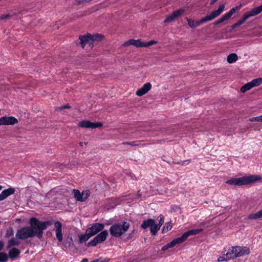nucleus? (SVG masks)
<instances>
[{
  "mask_svg": "<svg viewBox=\"0 0 262 262\" xmlns=\"http://www.w3.org/2000/svg\"><path fill=\"white\" fill-rule=\"evenodd\" d=\"M30 226L23 227L17 230L16 237L20 239H26L36 236L41 238L43 236V230L52 224V222L48 221L41 222L35 217L30 220Z\"/></svg>",
  "mask_w": 262,
  "mask_h": 262,
  "instance_id": "obj_1",
  "label": "nucleus"
},
{
  "mask_svg": "<svg viewBox=\"0 0 262 262\" xmlns=\"http://www.w3.org/2000/svg\"><path fill=\"white\" fill-rule=\"evenodd\" d=\"M225 4L220 5L217 10L212 11L210 14L202 18L199 21H194L191 19L187 18L188 25L191 28H194L199 26L202 24L212 20L219 16L223 12L225 9Z\"/></svg>",
  "mask_w": 262,
  "mask_h": 262,
  "instance_id": "obj_2",
  "label": "nucleus"
},
{
  "mask_svg": "<svg viewBox=\"0 0 262 262\" xmlns=\"http://www.w3.org/2000/svg\"><path fill=\"white\" fill-rule=\"evenodd\" d=\"M261 179L259 176L252 174L240 178H233L225 182L226 184L234 186H242L249 185Z\"/></svg>",
  "mask_w": 262,
  "mask_h": 262,
  "instance_id": "obj_3",
  "label": "nucleus"
},
{
  "mask_svg": "<svg viewBox=\"0 0 262 262\" xmlns=\"http://www.w3.org/2000/svg\"><path fill=\"white\" fill-rule=\"evenodd\" d=\"M129 227V223L125 221L115 223L110 227V232L113 237H120L128 230Z\"/></svg>",
  "mask_w": 262,
  "mask_h": 262,
  "instance_id": "obj_4",
  "label": "nucleus"
},
{
  "mask_svg": "<svg viewBox=\"0 0 262 262\" xmlns=\"http://www.w3.org/2000/svg\"><path fill=\"white\" fill-rule=\"evenodd\" d=\"M141 227L143 229H146L149 227L150 231L152 235H156L160 229L157 224H156V221L152 219L144 220L141 225Z\"/></svg>",
  "mask_w": 262,
  "mask_h": 262,
  "instance_id": "obj_5",
  "label": "nucleus"
},
{
  "mask_svg": "<svg viewBox=\"0 0 262 262\" xmlns=\"http://www.w3.org/2000/svg\"><path fill=\"white\" fill-rule=\"evenodd\" d=\"M261 11L262 4L257 7L252 9L250 11L246 13L243 15L242 18L237 22V25L241 26L249 17L256 16L257 14H259Z\"/></svg>",
  "mask_w": 262,
  "mask_h": 262,
  "instance_id": "obj_6",
  "label": "nucleus"
},
{
  "mask_svg": "<svg viewBox=\"0 0 262 262\" xmlns=\"http://www.w3.org/2000/svg\"><path fill=\"white\" fill-rule=\"evenodd\" d=\"M102 37L103 36L101 35L97 34L91 35V34L90 33H88L86 35H80L79 37V41L77 43V45L80 44L81 45L82 48H84L88 41H90L91 40H100Z\"/></svg>",
  "mask_w": 262,
  "mask_h": 262,
  "instance_id": "obj_7",
  "label": "nucleus"
},
{
  "mask_svg": "<svg viewBox=\"0 0 262 262\" xmlns=\"http://www.w3.org/2000/svg\"><path fill=\"white\" fill-rule=\"evenodd\" d=\"M108 232L107 230L101 231L96 237H95L89 243V246H96L97 244L102 243L104 241L107 236Z\"/></svg>",
  "mask_w": 262,
  "mask_h": 262,
  "instance_id": "obj_8",
  "label": "nucleus"
},
{
  "mask_svg": "<svg viewBox=\"0 0 262 262\" xmlns=\"http://www.w3.org/2000/svg\"><path fill=\"white\" fill-rule=\"evenodd\" d=\"M72 191L74 198L79 202L85 201L90 196L91 194L89 190L82 191V192H81L79 190L75 189H73Z\"/></svg>",
  "mask_w": 262,
  "mask_h": 262,
  "instance_id": "obj_9",
  "label": "nucleus"
},
{
  "mask_svg": "<svg viewBox=\"0 0 262 262\" xmlns=\"http://www.w3.org/2000/svg\"><path fill=\"white\" fill-rule=\"evenodd\" d=\"M78 126L85 128H96L102 126V123L100 122H92L89 120H85L79 122Z\"/></svg>",
  "mask_w": 262,
  "mask_h": 262,
  "instance_id": "obj_10",
  "label": "nucleus"
},
{
  "mask_svg": "<svg viewBox=\"0 0 262 262\" xmlns=\"http://www.w3.org/2000/svg\"><path fill=\"white\" fill-rule=\"evenodd\" d=\"M104 227V225L102 224L94 223L92 224L91 227L88 228L86 229V231L88 234H90L92 237L98 233L99 232L101 231L103 229Z\"/></svg>",
  "mask_w": 262,
  "mask_h": 262,
  "instance_id": "obj_11",
  "label": "nucleus"
},
{
  "mask_svg": "<svg viewBox=\"0 0 262 262\" xmlns=\"http://www.w3.org/2000/svg\"><path fill=\"white\" fill-rule=\"evenodd\" d=\"M242 6V4H239L238 6L232 8L227 13L222 16L217 20L218 24H219L229 19L234 13L241 9Z\"/></svg>",
  "mask_w": 262,
  "mask_h": 262,
  "instance_id": "obj_12",
  "label": "nucleus"
},
{
  "mask_svg": "<svg viewBox=\"0 0 262 262\" xmlns=\"http://www.w3.org/2000/svg\"><path fill=\"white\" fill-rule=\"evenodd\" d=\"M17 123V119L13 116H3L0 118V126L14 125Z\"/></svg>",
  "mask_w": 262,
  "mask_h": 262,
  "instance_id": "obj_13",
  "label": "nucleus"
},
{
  "mask_svg": "<svg viewBox=\"0 0 262 262\" xmlns=\"http://www.w3.org/2000/svg\"><path fill=\"white\" fill-rule=\"evenodd\" d=\"M202 231H203L202 229H195L190 230L185 232L184 234H182V235L181 236L178 237V238L180 243H182L185 242L190 235H193L198 234Z\"/></svg>",
  "mask_w": 262,
  "mask_h": 262,
  "instance_id": "obj_14",
  "label": "nucleus"
},
{
  "mask_svg": "<svg viewBox=\"0 0 262 262\" xmlns=\"http://www.w3.org/2000/svg\"><path fill=\"white\" fill-rule=\"evenodd\" d=\"M54 227L56 238L59 242H61L63 240L61 223L59 221H56L54 223Z\"/></svg>",
  "mask_w": 262,
  "mask_h": 262,
  "instance_id": "obj_15",
  "label": "nucleus"
},
{
  "mask_svg": "<svg viewBox=\"0 0 262 262\" xmlns=\"http://www.w3.org/2000/svg\"><path fill=\"white\" fill-rule=\"evenodd\" d=\"M151 88V84L150 82L145 83L142 88L139 89L136 93L138 96H142L146 94Z\"/></svg>",
  "mask_w": 262,
  "mask_h": 262,
  "instance_id": "obj_16",
  "label": "nucleus"
},
{
  "mask_svg": "<svg viewBox=\"0 0 262 262\" xmlns=\"http://www.w3.org/2000/svg\"><path fill=\"white\" fill-rule=\"evenodd\" d=\"M133 45L137 48L145 47V42H142L141 39L135 40L134 39H129L124 43V46H128Z\"/></svg>",
  "mask_w": 262,
  "mask_h": 262,
  "instance_id": "obj_17",
  "label": "nucleus"
},
{
  "mask_svg": "<svg viewBox=\"0 0 262 262\" xmlns=\"http://www.w3.org/2000/svg\"><path fill=\"white\" fill-rule=\"evenodd\" d=\"M14 192L15 189L13 187H10L3 190L0 193V201L5 200L9 196L14 194Z\"/></svg>",
  "mask_w": 262,
  "mask_h": 262,
  "instance_id": "obj_18",
  "label": "nucleus"
},
{
  "mask_svg": "<svg viewBox=\"0 0 262 262\" xmlns=\"http://www.w3.org/2000/svg\"><path fill=\"white\" fill-rule=\"evenodd\" d=\"M240 246L232 247L231 249L228 251V253L230 254L232 259L235 258L239 256V249Z\"/></svg>",
  "mask_w": 262,
  "mask_h": 262,
  "instance_id": "obj_19",
  "label": "nucleus"
},
{
  "mask_svg": "<svg viewBox=\"0 0 262 262\" xmlns=\"http://www.w3.org/2000/svg\"><path fill=\"white\" fill-rule=\"evenodd\" d=\"M20 253V251L19 249L16 248H12L9 251L8 254L10 258L12 260H14L19 256Z\"/></svg>",
  "mask_w": 262,
  "mask_h": 262,
  "instance_id": "obj_20",
  "label": "nucleus"
},
{
  "mask_svg": "<svg viewBox=\"0 0 262 262\" xmlns=\"http://www.w3.org/2000/svg\"><path fill=\"white\" fill-rule=\"evenodd\" d=\"M180 244V242L178 239V238H176L173 239L172 241H171L170 243H168L167 244L163 246L161 250L163 251H166L168 250L169 248H172L174 247L176 245Z\"/></svg>",
  "mask_w": 262,
  "mask_h": 262,
  "instance_id": "obj_21",
  "label": "nucleus"
},
{
  "mask_svg": "<svg viewBox=\"0 0 262 262\" xmlns=\"http://www.w3.org/2000/svg\"><path fill=\"white\" fill-rule=\"evenodd\" d=\"M19 238H17L16 236L15 237H12L11 239H9L8 241L7 249H9L13 246H17L20 244V241H19Z\"/></svg>",
  "mask_w": 262,
  "mask_h": 262,
  "instance_id": "obj_22",
  "label": "nucleus"
},
{
  "mask_svg": "<svg viewBox=\"0 0 262 262\" xmlns=\"http://www.w3.org/2000/svg\"><path fill=\"white\" fill-rule=\"evenodd\" d=\"M260 218H262V210L255 213L250 214L248 216V219L249 220H256Z\"/></svg>",
  "mask_w": 262,
  "mask_h": 262,
  "instance_id": "obj_23",
  "label": "nucleus"
},
{
  "mask_svg": "<svg viewBox=\"0 0 262 262\" xmlns=\"http://www.w3.org/2000/svg\"><path fill=\"white\" fill-rule=\"evenodd\" d=\"M238 59L237 55L235 53H232L227 56V60L229 63L235 62Z\"/></svg>",
  "mask_w": 262,
  "mask_h": 262,
  "instance_id": "obj_24",
  "label": "nucleus"
},
{
  "mask_svg": "<svg viewBox=\"0 0 262 262\" xmlns=\"http://www.w3.org/2000/svg\"><path fill=\"white\" fill-rule=\"evenodd\" d=\"M239 256L248 255L250 253V250L246 247L240 246Z\"/></svg>",
  "mask_w": 262,
  "mask_h": 262,
  "instance_id": "obj_25",
  "label": "nucleus"
},
{
  "mask_svg": "<svg viewBox=\"0 0 262 262\" xmlns=\"http://www.w3.org/2000/svg\"><path fill=\"white\" fill-rule=\"evenodd\" d=\"M231 259L232 257L230 256V254L227 252L226 254H224L222 256H220L217 259V261L219 262H222L224 261H228Z\"/></svg>",
  "mask_w": 262,
  "mask_h": 262,
  "instance_id": "obj_26",
  "label": "nucleus"
},
{
  "mask_svg": "<svg viewBox=\"0 0 262 262\" xmlns=\"http://www.w3.org/2000/svg\"><path fill=\"white\" fill-rule=\"evenodd\" d=\"M252 88H253V86L251 84V82H249L246 83L243 86H242V88H241V92L242 93H245L247 91L250 90Z\"/></svg>",
  "mask_w": 262,
  "mask_h": 262,
  "instance_id": "obj_27",
  "label": "nucleus"
},
{
  "mask_svg": "<svg viewBox=\"0 0 262 262\" xmlns=\"http://www.w3.org/2000/svg\"><path fill=\"white\" fill-rule=\"evenodd\" d=\"M253 88L258 86L262 84V78H257L250 81Z\"/></svg>",
  "mask_w": 262,
  "mask_h": 262,
  "instance_id": "obj_28",
  "label": "nucleus"
},
{
  "mask_svg": "<svg viewBox=\"0 0 262 262\" xmlns=\"http://www.w3.org/2000/svg\"><path fill=\"white\" fill-rule=\"evenodd\" d=\"M90 237H91V236H90V234H88L87 231L86 230L85 234H82L79 236V242L80 243L86 242Z\"/></svg>",
  "mask_w": 262,
  "mask_h": 262,
  "instance_id": "obj_29",
  "label": "nucleus"
},
{
  "mask_svg": "<svg viewBox=\"0 0 262 262\" xmlns=\"http://www.w3.org/2000/svg\"><path fill=\"white\" fill-rule=\"evenodd\" d=\"M184 12V9H180L177 11L173 12L171 14L173 15V16L176 19L179 16H181Z\"/></svg>",
  "mask_w": 262,
  "mask_h": 262,
  "instance_id": "obj_30",
  "label": "nucleus"
},
{
  "mask_svg": "<svg viewBox=\"0 0 262 262\" xmlns=\"http://www.w3.org/2000/svg\"><path fill=\"white\" fill-rule=\"evenodd\" d=\"M172 228V225L170 223H166L165 225L163 227L162 232H166L170 230Z\"/></svg>",
  "mask_w": 262,
  "mask_h": 262,
  "instance_id": "obj_31",
  "label": "nucleus"
},
{
  "mask_svg": "<svg viewBox=\"0 0 262 262\" xmlns=\"http://www.w3.org/2000/svg\"><path fill=\"white\" fill-rule=\"evenodd\" d=\"M8 256L5 252L0 253V262H6L8 260Z\"/></svg>",
  "mask_w": 262,
  "mask_h": 262,
  "instance_id": "obj_32",
  "label": "nucleus"
},
{
  "mask_svg": "<svg viewBox=\"0 0 262 262\" xmlns=\"http://www.w3.org/2000/svg\"><path fill=\"white\" fill-rule=\"evenodd\" d=\"M14 234V231L12 227H10L8 229H7L6 234H5V237L9 238Z\"/></svg>",
  "mask_w": 262,
  "mask_h": 262,
  "instance_id": "obj_33",
  "label": "nucleus"
},
{
  "mask_svg": "<svg viewBox=\"0 0 262 262\" xmlns=\"http://www.w3.org/2000/svg\"><path fill=\"white\" fill-rule=\"evenodd\" d=\"M174 19H175V18L173 16V15L172 14H171L166 17V18L164 20V23H171V22L173 21Z\"/></svg>",
  "mask_w": 262,
  "mask_h": 262,
  "instance_id": "obj_34",
  "label": "nucleus"
},
{
  "mask_svg": "<svg viewBox=\"0 0 262 262\" xmlns=\"http://www.w3.org/2000/svg\"><path fill=\"white\" fill-rule=\"evenodd\" d=\"M122 144L124 145H129L132 146H138L140 145L138 141H133V142H124L122 143Z\"/></svg>",
  "mask_w": 262,
  "mask_h": 262,
  "instance_id": "obj_35",
  "label": "nucleus"
},
{
  "mask_svg": "<svg viewBox=\"0 0 262 262\" xmlns=\"http://www.w3.org/2000/svg\"><path fill=\"white\" fill-rule=\"evenodd\" d=\"M249 121L251 122H262V115L259 116L251 118L249 119Z\"/></svg>",
  "mask_w": 262,
  "mask_h": 262,
  "instance_id": "obj_36",
  "label": "nucleus"
},
{
  "mask_svg": "<svg viewBox=\"0 0 262 262\" xmlns=\"http://www.w3.org/2000/svg\"><path fill=\"white\" fill-rule=\"evenodd\" d=\"M160 217V219L159 220V223L158 224H157V225H158V226L160 227V228H161V227L162 226V225L164 223V216L162 215H160L159 216Z\"/></svg>",
  "mask_w": 262,
  "mask_h": 262,
  "instance_id": "obj_37",
  "label": "nucleus"
},
{
  "mask_svg": "<svg viewBox=\"0 0 262 262\" xmlns=\"http://www.w3.org/2000/svg\"><path fill=\"white\" fill-rule=\"evenodd\" d=\"M157 41L154 40H151L148 42H145V47L150 46L152 45L157 43Z\"/></svg>",
  "mask_w": 262,
  "mask_h": 262,
  "instance_id": "obj_38",
  "label": "nucleus"
},
{
  "mask_svg": "<svg viewBox=\"0 0 262 262\" xmlns=\"http://www.w3.org/2000/svg\"><path fill=\"white\" fill-rule=\"evenodd\" d=\"M71 108V106L69 104H67L66 105H64L61 107H58V110H61L63 109H67V108Z\"/></svg>",
  "mask_w": 262,
  "mask_h": 262,
  "instance_id": "obj_39",
  "label": "nucleus"
},
{
  "mask_svg": "<svg viewBox=\"0 0 262 262\" xmlns=\"http://www.w3.org/2000/svg\"><path fill=\"white\" fill-rule=\"evenodd\" d=\"M73 243V239L72 237H68L66 244H68L69 246H70Z\"/></svg>",
  "mask_w": 262,
  "mask_h": 262,
  "instance_id": "obj_40",
  "label": "nucleus"
},
{
  "mask_svg": "<svg viewBox=\"0 0 262 262\" xmlns=\"http://www.w3.org/2000/svg\"><path fill=\"white\" fill-rule=\"evenodd\" d=\"M10 16H11V15L9 14H5V15H2L0 16V19L4 20V19H7V18L10 17Z\"/></svg>",
  "mask_w": 262,
  "mask_h": 262,
  "instance_id": "obj_41",
  "label": "nucleus"
},
{
  "mask_svg": "<svg viewBox=\"0 0 262 262\" xmlns=\"http://www.w3.org/2000/svg\"><path fill=\"white\" fill-rule=\"evenodd\" d=\"M91 1V0H77V3L78 4H80L83 3L89 2Z\"/></svg>",
  "mask_w": 262,
  "mask_h": 262,
  "instance_id": "obj_42",
  "label": "nucleus"
},
{
  "mask_svg": "<svg viewBox=\"0 0 262 262\" xmlns=\"http://www.w3.org/2000/svg\"><path fill=\"white\" fill-rule=\"evenodd\" d=\"M4 243L3 242L0 241V251L3 248Z\"/></svg>",
  "mask_w": 262,
  "mask_h": 262,
  "instance_id": "obj_43",
  "label": "nucleus"
},
{
  "mask_svg": "<svg viewBox=\"0 0 262 262\" xmlns=\"http://www.w3.org/2000/svg\"><path fill=\"white\" fill-rule=\"evenodd\" d=\"M238 26H239V25H237V23H235V24H234V25L232 26V29H234V28H236V27H238Z\"/></svg>",
  "mask_w": 262,
  "mask_h": 262,
  "instance_id": "obj_44",
  "label": "nucleus"
},
{
  "mask_svg": "<svg viewBox=\"0 0 262 262\" xmlns=\"http://www.w3.org/2000/svg\"><path fill=\"white\" fill-rule=\"evenodd\" d=\"M88 259L86 258H84L82 259L80 262H88Z\"/></svg>",
  "mask_w": 262,
  "mask_h": 262,
  "instance_id": "obj_45",
  "label": "nucleus"
},
{
  "mask_svg": "<svg viewBox=\"0 0 262 262\" xmlns=\"http://www.w3.org/2000/svg\"><path fill=\"white\" fill-rule=\"evenodd\" d=\"M217 0H211L210 4V5H213L214 4L215 2H216Z\"/></svg>",
  "mask_w": 262,
  "mask_h": 262,
  "instance_id": "obj_46",
  "label": "nucleus"
},
{
  "mask_svg": "<svg viewBox=\"0 0 262 262\" xmlns=\"http://www.w3.org/2000/svg\"><path fill=\"white\" fill-rule=\"evenodd\" d=\"M90 262H101L99 259H96Z\"/></svg>",
  "mask_w": 262,
  "mask_h": 262,
  "instance_id": "obj_47",
  "label": "nucleus"
},
{
  "mask_svg": "<svg viewBox=\"0 0 262 262\" xmlns=\"http://www.w3.org/2000/svg\"><path fill=\"white\" fill-rule=\"evenodd\" d=\"M218 24H218V21H217V20H216V21H214V25H218Z\"/></svg>",
  "mask_w": 262,
  "mask_h": 262,
  "instance_id": "obj_48",
  "label": "nucleus"
},
{
  "mask_svg": "<svg viewBox=\"0 0 262 262\" xmlns=\"http://www.w3.org/2000/svg\"><path fill=\"white\" fill-rule=\"evenodd\" d=\"M79 145H80V146H83V143H82V142H79Z\"/></svg>",
  "mask_w": 262,
  "mask_h": 262,
  "instance_id": "obj_49",
  "label": "nucleus"
},
{
  "mask_svg": "<svg viewBox=\"0 0 262 262\" xmlns=\"http://www.w3.org/2000/svg\"><path fill=\"white\" fill-rule=\"evenodd\" d=\"M138 195L139 196L141 195V194L139 193V191H138Z\"/></svg>",
  "mask_w": 262,
  "mask_h": 262,
  "instance_id": "obj_50",
  "label": "nucleus"
},
{
  "mask_svg": "<svg viewBox=\"0 0 262 262\" xmlns=\"http://www.w3.org/2000/svg\"><path fill=\"white\" fill-rule=\"evenodd\" d=\"M2 188H3L2 186L0 185V190H1Z\"/></svg>",
  "mask_w": 262,
  "mask_h": 262,
  "instance_id": "obj_51",
  "label": "nucleus"
}]
</instances>
